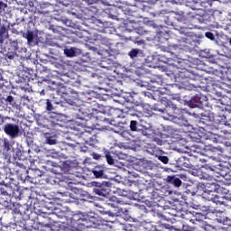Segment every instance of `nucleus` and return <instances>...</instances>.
Segmentation results:
<instances>
[{
    "instance_id": "obj_4",
    "label": "nucleus",
    "mask_w": 231,
    "mask_h": 231,
    "mask_svg": "<svg viewBox=\"0 0 231 231\" xmlns=\"http://www.w3.org/2000/svg\"><path fill=\"white\" fill-rule=\"evenodd\" d=\"M157 111L160 113H167L168 116H171L173 120L187 122L183 110L178 108L176 104L172 103V101H167L164 108H160V106H158Z\"/></svg>"
},
{
    "instance_id": "obj_50",
    "label": "nucleus",
    "mask_w": 231,
    "mask_h": 231,
    "mask_svg": "<svg viewBox=\"0 0 231 231\" xmlns=\"http://www.w3.org/2000/svg\"><path fill=\"white\" fill-rule=\"evenodd\" d=\"M8 7V4L0 1V10H5V8Z\"/></svg>"
},
{
    "instance_id": "obj_27",
    "label": "nucleus",
    "mask_w": 231,
    "mask_h": 231,
    "mask_svg": "<svg viewBox=\"0 0 231 231\" xmlns=\"http://www.w3.org/2000/svg\"><path fill=\"white\" fill-rule=\"evenodd\" d=\"M43 82H48L49 88H51L52 91L56 89V93H59V84L57 82L46 79H43Z\"/></svg>"
},
{
    "instance_id": "obj_33",
    "label": "nucleus",
    "mask_w": 231,
    "mask_h": 231,
    "mask_svg": "<svg viewBox=\"0 0 231 231\" xmlns=\"http://www.w3.org/2000/svg\"><path fill=\"white\" fill-rule=\"evenodd\" d=\"M52 167L51 168V174H54V176H59V163L58 162H51Z\"/></svg>"
},
{
    "instance_id": "obj_58",
    "label": "nucleus",
    "mask_w": 231,
    "mask_h": 231,
    "mask_svg": "<svg viewBox=\"0 0 231 231\" xmlns=\"http://www.w3.org/2000/svg\"><path fill=\"white\" fill-rule=\"evenodd\" d=\"M108 205H110V207H112V208H116V204H115V203H108Z\"/></svg>"
},
{
    "instance_id": "obj_26",
    "label": "nucleus",
    "mask_w": 231,
    "mask_h": 231,
    "mask_svg": "<svg viewBox=\"0 0 231 231\" xmlns=\"http://www.w3.org/2000/svg\"><path fill=\"white\" fill-rule=\"evenodd\" d=\"M6 106H11L13 108H17V103L15 102V97L13 96H7L5 99Z\"/></svg>"
},
{
    "instance_id": "obj_43",
    "label": "nucleus",
    "mask_w": 231,
    "mask_h": 231,
    "mask_svg": "<svg viewBox=\"0 0 231 231\" xmlns=\"http://www.w3.org/2000/svg\"><path fill=\"white\" fill-rule=\"evenodd\" d=\"M206 37L208 39H209V41H214L216 39V36H214V33L210 32H207L205 33Z\"/></svg>"
},
{
    "instance_id": "obj_23",
    "label": "nucleus",
    "mask_w": 231,
    "mask_h": 231,
    "mask_svg": "<svg viewBox=\"0 0 231 231\" xmlns=\"http://www.w3.org/2000/svg\"><path fill=\"white\" fill-rule=\"evenodd\" d=\"M60 171H62V172H65V174H70V171L71 169H73V167L71 166V162L69 161H60Z\"/></svg>"
},
{
    "instance_id": "obj_39",
    "label": "nucleus",
    "mask_w": 231,
    "mask_h": 231,
    "mask_svg": "<svg viewBox=\"0 0 231 231\" xmlns=\"http://www.w3.org/2000/svg\"><path fill=\"white\" fill-rule=\"evenodd\" d=\"M3 147L5 151H10V141L8 139H4Z\"/></svg>"
},
{
    "instance_id": "obj_40",
    "label": "nucleus",
    "mask_w": 231,
    "mask_h": 231,
    "mask_svg": "<svg viewBox=\"0 0 231 231\" xmlns=\"http://www.w3.org/2000/svg\"><path fill=\"white\" fill-rule=\"evenodd\" d=\"M156 231H169V228L167 227L166 225L162 224L155 227Z\"/></svg>"
},
{
    "instance_id": "obj_28",
    "label": "nucleus",
    "mask_w": 231,
    "mask_h": 231,
    "mask_svg": "<svg viewBox=\"0 0 231 231\" xmlns=\"http://www.w3.org/2000/svg\"><path fill=\"white\" fill-rule=\"evenodd\" d=\"M45 143H48V145H55L57 139L53 138V136H50V134H45Z\"/></svg>"
},
{
    "instance_id": "obj_46",
    "label": "nucleus",
    "mask_w": 231,
    "mask_h": 231,
    "mask_svg": "<svg viewBox=\"0 0 231 231\" xmlns=\"http://www.w3.org/2000/svg\"><path fill=\"white\" fill-rule=\"evenodd\" d=\"M59 201H60V203H59L60 207H62V205H64V203H69V199H64L60 198Z\"/></svg>"
},
{
    "instance_id": "obj_3",
    "label": "nucleus",
    "mask_w": 231,
    "mask_h": 231,
    "mask_svg": "<svg viewBox=\"0 0 231 231\" xmlns=\"http://www.w3.org/2000/svg\"><path fill=\"white\" fill-rule=\"evenodd\" d=\"M59 95L60 97V105L62 107H68V106H76L77 97L73 96L71 88L63 86L62 83L59 84Z\"/></svg>"
},
{
    "instance_id": "obj_20",
    "label": "nucleus",
    "mask_w": 231,
    "mask_h": 231,
    "mask_svg": "<svg viewBox=\"0 0 231 231\" xmlns=\"http://www.w3.org/2000/svg\"><path fill=\"white\" fill-rule=\"evenodd\" d=\"M23 39L27 40V43L29 46H37V42L35 41V34H33V32L27 31L26 32L23 33Z\"/></svg>"
},
{
    "instance_id": "obj_61",
    "label": "nucleus",
    "mask_w": 231,
    "mask_h": 231,
    "mask_svg": "<svg viewBox=\"0 0 231 231\" xmlns=\"http://www.w3.org/2000/svg\"><path fill=\"white\" fill-rule=\"evenodd\" d=\"M60 134H64V132L62 130H60Z\"/></svg>"
},
{
    "instance_id": "obj_35",
    "label": "nucleus",
    "mask_w": 231,
    "mask_h": 231,
    "mask_svg": "<svg viewBox=\"0 0 231 231\" xmlns=\"http://www.w3.org/2000/svg\"><path fill=\"white\" fill-rule=\"evenodd\" d=\"M213 203H216V205H224L223 198H219V196L215 195L213 197V199H211Z\"/></svg>"
},
{
    "instance_id": "obj_34",
    "label": "nucleus",
    "mask_w": 231,
    "mask_h": 231,
    "mask_svg": "<svg viewBox=\"0 0 231 231\" xmlns=\"http://www.w3.org/2000/svg\"><path fill=\"white\" fill-rule=\"evenodd\" d=\"M138 53H140V50L138 49H132L129 52L128 55L131 59H136L138 57Z\"/></svg>"
},
{
    "instance_id": "obj_48",
    "label": "nucleus",
    "mask_w": 231,
    "mask_h": 231,
    "mask_svg": "<svg viewBox=\"0 0 231 231\" xmlns=\"http://www.w3.org/2000/svg\"><path fill=\"white\" fill-rule=\"evenodd\" d=\"M92 157L94 160H101L102 155H100L99 153H97V152H93Z\"/></svg>"
},
{
    "instance_id": "obj_31",
    "label": "nucleus",
    "mask_w": 231,
    "mask_h": 231,
    "mask_svg": "<svg viewBox=\"0 0 231 231\" xmlns=\"http://www.w3.org/2000/svg\"><path fill=\"white\" fill-rule=\"evenodd\" d=\"M59 178H57V175L56 176H53V175H50L48 178H47V183H49V185H57L58 183V180Z\"/></svg>"
},
{
    "instance_id": "obj_2",
    "label": "nucleus",
    "mask_w": 231,
    "mask_h": 231,
    "mask_svg": "<svg viewBox=\"0 0 231 231\" xmlns=\"http://www.w3.org/2000/svg\"><path fill=\"white\" fill-rule=\"evenodd\" d=\"M100 107V105L97 104V102H85L82 105L77 106V115L79 116H83V118H93L95 115H98V113H104V111L98 109Z\"/></svg>"
},
{
    "instance_id": "obj_11",
    "label": "nucleus",
    "mask_w": 231,
    "mask_h": 231,
    "mask_svg": "<svg viewBox=\"0 0 231 231\" xmlns=\"http://www.w3.org/2000/svg\"><path fill=\"white\" fill-rule=\"evenodd\" d=\"M208 184L209 185L208 189L205 188L201 196L204 199H207V201H212L216 196L217 190L219 189V184H217V182H209Z\"/></svg>"
},
{
    "instance_id": "obj_54",
    "label": "nucleus",
    "mask_w": 231,
    "mask_h": 231,
    "mask_svg": "<svg viewBox=\"0 0 231 231\" xmlns=\"http://www.w3.org/2000/svg\"><path fill=\"white\" fill-rule=\"evenodd\" d=\"M5 124V117L0 115V125H3Z\"/></svg>"
},
{
    "instance_id": "obj_29",
    "label": "nucleus",
    "mask_w": 231,
    "mask_h": 231,
    "mask_svg": "<svg viewBox=\"0 0 231 231\" xmlns=\"http://www.w3.org/2000/svg\"><path fill=\"white\" fill-rule=\"evenodd\" d=\"M105 158L106 159V162L108 165H114L115 164V159H113V155H111V152H105Z\"/></svg>"
},
{
    "instance_id": "obj_16",
    "label": "nucleus",
    "mask_w": 231,
    "mask_h": 231,
    "mask_svg": "<svg viewBox=\"0 0 231 231\" xmlns=\"http://www.w3.org/2000/svg\"><path fill=\"white\" fill-rule=\"evenodd\" d=\"M210 172H214V169L212 167H203L199 171V176L201 180H207L208 181H211V183H217L214 175H211Z\"/></svg>"
},
{
    "instance_id": "obj_22",
    "label": "nucleus",
    "mask_w": 231,
    "mask_h": 231,
    "mask_svg": "<svg viewBox=\"0 0 231 231\" xmlns=\"http://www.w3.org/2000/svg\"><path fill=\"white\" fill-rule=\"evenodd\" d=\"M79 139L82 140V143H85L86 145H91L93 143V134L91 132L81 133Z\"/></svg>"
},
{
    "instance_id": "obj_5",
    "label": "nucleus",
    "mask_w": 231,
    "mask_h": 231,
    "mask_svg": "<svg viewBox=\"0 0 231 231\" xmlns=\"http://www.w3.org/2000/svg\"><path fill=\"white\" fill-rule=\"evenodd\" d=\"M196 48V41L193 36H186L179 40V44H170L166 47V51L173 53L176 50H194Z\"/></svg>"
},
{
    "instance_id": "obj_63",
    "label": "nucleus",
    "mask_w": 231,
    "mask_h": 231,
    "mask_svg": "<svg viewBox=\"0 0 231 231\" xmlns=\"http://www.w3.org/2000/svg\"><path fill=\"white\" fill-rule=\"evenodd\" d=\"M60 118L62 116V114H59Z\"/></svg>"
},
{
    "instance_id": "obj_57",
    "label": "nucleus",
    "mask_w": 231,
    "mask_h": 231,
    "mask_svg": "<svg viewBox=\"0 0 231 231\" xmlns=\"http://www.w3.org/2000/svg\"><path fill=\"white\" fill-rule=\"evenodd\" d=\"M68 158V155H66V153L61 152V154H60V158Z\"/></svg>"
},
{
    "instance_id": "obj_38",
    "label": "nucleus",
    "mask_w": 231,
    "mask_h": 231,
    "mask_svg": "<svg viewBox=\"0 0 231 231\" xmlns=\"http://www.w3.org/2000/svg\"><path fill=\"white\" fill-rule=\"evenodd\" d=\"M170 95L171 97V100H176L177 102H181V96L180 94H174L172 92H170Z\"/></svg>"
},
{
    "instance_id": "obj_49",
    "label": "nucleus",
    "mask_w": 231,
    "mask_h": 231,
    "mask_svg": "<svg viewBox=\"0 0 231 231\" xmlns=\"http://www.w3.org/2000/svg\"><path fill=\"white\" fill-rule=\"evenodd\" d=\"M101 44H104V46H109V40H107V38H102Z\"/></svg>"
},
{
    "instance_id": "obj_19",
    "label": "nucleus",
    "mask_w": 231,
    "mask_h": 231,
    "mask_svg": "<svg viewBox=\"0 0 231 231\" xmlns=\"http://www.w3.org/2000/svg\"><path fill=\"white\" fill-rule=\"evenodd\" d=\"M164 181L168 185H172L173 187H181V179L172 175V176H167V178L164 179Z\"/></svg>"
},
{
    "instance_id": "obj_13",
    "label": "nucleus",
    "mask_w": 231,
    "mask_h": 231,
    "mask_svg": "<svg viewBox=\"0 0 231 231\" xmlns=\"http://www.w3.org/2000/svg\"><path fill=\"white\" fill-rule=\"evenodd\" d=\"M4 133L10 136L11 138H17L19 134L21 133V129H19V125L6 123L4 125Z\"/></svg>"
},
{
    "instance_id": "obj_32",
    "label": "nucleus",
    "mask_w": 231,
    "mask_h": 231,
    "mask_svg": "<svg viewBox=\"0 0 231 231\" xmlns=\"http://www.w3.org/2000/svg\"><path fill=\"white\" fill-rule=\"evenodd\" d=\"M139 126L140 125L138 124V121L136 120L130 121V131H133V132L138 131Z\"/></svg>"
},
{
    "instance_id": "obj_41",
    "label": "nucleus",
    "mask_w": 231,
    "mask_h": 231,
    "mask_svg": "<svg viewBox=\"0 0 231 231\" xmlns=\"http://www.w3.org/2000/svg\"><path fill=\"white\" fill-rule=\"evenodd\" d=\"M68 147H69V143H64V142H60V149H61V151H68Z\"/></svg>"
},
{
    "instance_id": "obj_47",
    "label": "nucleus",
    "mask_w": 231,
    "mask_h": 231,
    "mask_svg": "<svg viewBox=\"0 0 231 231\" xmlns=\"http://www.w3.org/2000/svg\"><path fill=\"white\" fill-rule=\"evenodd\" d=\"M174 88H178V85L177 84H173V85L168 86V88H165V92H163V93L169 94L168 89H174Z\"/></svg>"
},
{
    "instance_id": "obj_52",
    "label": "nucleus",
    "mask_w": 231,
    "mask_h": 231,
    "mask_svg": "<svg viewBox=\"0 0 231 231\" xmlns=\"http://www.w3.org/2000/svg\"><path fill=\"white\" fill-rule=\"evenodd\" d=\"M63 22V24L66 26H73L71 25V20H61Z\"/></svg>"
},
{
    "instance_id": "obj_12",
    "label": "nucleus",
    "mask_w": 231,
    "mask_h": 231,
    "mask_svg": "<svg viewBox=\"0 0 231 231\" xmlns=\"http://www.w3.org/2000/svg\"><path fill=\"white\" fill-rule=\"evenodd\" d=\"M187 6L191 10H207L211 4L208 1L188 0Z\"/></svg>"
},
{
    "instance_id": "obj_45",
    "label": "nucleus",
    "mask_w": 231,
    "mask_h": 231,
    "mask_svg": "<svg viewBox=\"0 0 231 231\" xmlns=\"http://www.w3.org/2000/svg\"><path fill=\"white\" fill-rule=\"evenodd\" d=\"M49 30H51L52 33H59V27L55 25H50Z\"/></svg>"
},
{
    "instance_id": "obj_59",
    "label": "nucleus",
    "mask_w": 231,
    "mask_h": 231,
    "mask_svg": "<svg viewBox=\"0 0 231 231\" xmlns=\"http://www.w3.org/2000/svg\"><path fill=\"white\" fill-rule=\"evenodd\" d=\"M41 95H46V91L44 89H42L41 92H40Z\"/></svg>"
},
{
    "instance_id": "obj_7",
    "label": "nucleus",
    "mask_w": 231,
    "mask_h": 231,
    "mask_svg": "<svg viewBox=\"0 0 231 231\" xmlns=\"http://www.w3.org/2000/svg\"><path fill=\"white\" fill-rule=\"evenodd\" d=\"M9 171L11 174H15L23 183H26V174L28 173L26 166L19 162H10Z\"/></svg>"
},
{
    "instance_id": "obj_21",
    "label": "nucleus",
    "mask_w": 231,
    "mask_h": 231,
    "mask_svg": "<svg viewBox=\"0 0 231 231\" xmlns=\"http://www.w3.org/2000/svg\"><path fill=\"white\" fill-rule=\"evenodd\" d=\"M91 172L92 174H94V177L97 179L101 178L102 180H104V178H106V171L103 166H100V165L95 166L91 170Z\"/></svg>"
},
{
    "instance_id": "obj_17",
    "label": "nucleus",
    "mask_w": 231,
    "mask_h": 231,
    "mask_svg": "<svg viewBox=\"0 0 231 231\" xmlns=\"http://www.w3.org/2000/svg\"><path fill=\"white\" fill-rule=\"evenodd\" d=\"M41 176H42V171L39 169H32L30 171L27 170L25 181L33 183V180H37V178H41Z\"/></svg>"
},
{
    "instance_id": "obj_1",
    "label": "nucleus",
    "mask_w": 231,
    "mask_h": 231,
    "mask_svg": "<svg viewBox=\"0 0 231 231\" xmlns=\"http://www.w3.org/2000/svg\"><path fill=\"white\" fill-rule=\"evenodd\" d=\"M187 64V60H183L182 61L177 62V64L170 65L166 69V75L168 77H171L175 79V82H179L180 84H183V80H199L201 76L198 73H195L194 70L188 69L185 67Z\"/></svg>"
},
{
    "instance_id": "obj_25",
    "label": "nucleus",
    "mask_w": 231,
    "mask_h": 231,
    "mask_svg": "<svg viewBox=\"0 0 231 231\" xmlns=\"http://www.w3.org/2000/svg\"><path fill=\"white\" fill-rule=\"evenodd\" d=\"M93 201H95V197L89 195V194H86L84 195L83 199H80L78 201L79 205H88L89 203H93Z\"/></svg>"
},
{
    "instance_id": "obj_6",
    "label": "nucleus",
    "mask_w": 231,
    "mask_h": 231,
    "mask_svg": "<svg viewBox=\"0 0 231 231\" xmlns=\"http://www.w3.org/2000/svg\"><path fill=\"white\" fill-rule=\"evenodd\" d=\"M138 185L144 189L148 192V198L151 199H158V198H163V192L160 189H154L151 185V180H145V178H140L138 180Z\"/></svg>"
},
{
    "instance_id": "obj_62",
    "label": "nucleus",
    "mask_w": 231,
    "mask_h": 231,
    "mask_svg": "<svg viewBox=\"0 0 231 231\" xmlns=\"http://www.w3.org/2000/svg\"><path fill=\"white\" fill-rule=\"evenodd\" d=\"M3 192V194H8V192H6V191H2Z\"/></svg>"
},
{
    "instance_id": "obj_15",
    "label": "nucleus",
    "mask_w": 231,
    "mask_h": 231,
    "mask_svg": "<svg viewBox=\"0 0 231 231\" xmlns=\"http://www.w3.org/2000/svg\"><path fill=\"white\" fill-rule=\"evenodd\" d=\"M85 217H86V215L82 213L74 214L72 217L69 218L70 226H73V228H76V230L81 231Z\"/></svg>"
},
{
    "instance_id": "obj_30",
    "label": "nucleus",
    "mask_w": 231,
    "mask_h": 231,
    "mask_svg": "<svg viewBox=\"0 0 231 231\" xmlns=\"http://www.w3.org/2000/svg\"><path fill=\"white\" fill-rule=\"evenodd\" d=\"M152 84H157V86H162L163 84V78L160 76H155L151 79Z\"/></svg>"
},
{
    "instance_id": "obj_18",
    "label": "nucleus",
    "mask_w": 231,
    "mask_h": 231,
    "mask_svg": "<svg viewBox=\"0 0 231 231\" xmlns=\"http://www.w3.org/2000/svg\"><path fill=\"white\" fill-rule=\"evenodd\" d=\"M192 158H196L198 160V156H192L190 155L189 158L187 157H180V162L182 167H185L186 169H192L194 167V164L192 163Z\"/></svg>"
},
{
    "instance_id": "obj_55",
    "label": "nucleus",
    "mask_w": 231,
    "mask_h": 231,
    "mask_svg": "<svg viewBox=\"0 0 231 231\" xmlns=\"http://www.w3.org/2000/svg\"><path fill=\"white\" fill-rule=\"evenodd\" d=\"M7 59H9L10 60H14V56L13 54H7Z\"/></svg>"
},
{
    "instance_id": "obj_8",
    "label": "nucleus",
    "mask_w": 231,
    "mask_h": 231,
    "mask_svg": "<svg viewBox=\"0 0 231 231\" xmlns=\"http://www.w3.org/2000/svg\"><path fill=\"white\" fill-rule=\"evenodd\" d=\"M208 98L207 96H204L202 94H197L193 97H191V100H189L186 102V105L189 106L191 109H194L196 107H199V109H203L205 106H207Z\"/></svg>"
},
{
    "instance_id": "obj_9",
    "label": "nucleus",
    "mask_w": 231,
    "mask_h": 231,
    "mask_svg": "<svg viewBox=\"0 0 231 231\" xmlns=\"http://www.w3.org/2000/svg\"><path fill=\"white\" fill-rule=\"evenodd\" d=\"M59 224L60 231H69L71 228L70 219L68 217V208H65V210L60 208Z\"/></svg>"
},
{
    "instance_id": "obj_37",
    "label": "nucleus",
    "mask_w": 231,
    "mask_h": 231,
    "mask_svg": "<svg viewBox=\"0 0 231 231\" xmlns=\"http://www.w3.org/2000/svg\"><path fill=\"white\" fill-rule=\"evenodd\" d=\"M25 142L29 147H32V145H33V135H27L25 137Z\"/></svg>"
},
{
    "instance_id": "obj_42",
    "label": "nucleus",
    "mask_w": 231,
    "mask_h": 231,
    "mask_svg": "<svg viewBox=\"0 0 231 231\" xmlns=\"http://www.w3.org/2000/svg\"><path fill=\"white\" fill-rule=\"evenodd\" d=\"M158 160H160V162H162L164 164L169 163V157L167 156H159Z\"/></svg>"
},
{
    "instance_id": "obj_53",
    "label": "nucleus",
    "mask_w": 231,
    "mask_h": 231,
    "mask_svg": "<svg viewBox=\"0 0 231 231\" xmlns=\"http://www.w3.org/2000/svg\"><path fill=\"white\" fill-rule=\"evenodd\" d=\"M88 50H90L91 51H94V52L98 51V49L97 47H93V46H89Z\"/></svg>"
},
{
    "instance_id": "obj_56",
    "label": "nucleus",
    "mask_w": 231,
    "mask_h": 231,
    "mask_svg": "<svg viewBox=\"0 0 231 231\" xmlns=\"http://www.w3.org/2000/svg\"><path fill=\"white\" fill-rule=\"evenodd\" d=\"M228 221H229L230 223H228ZM224 223H226V225H231V220L228 219V217H226V220L224 221Z\"/></svg>"
},
{
    "instance_id": "obj_24",
    "label": "nucleus",
    "mask_w": 231,
    "mask_h": 231,
    "mask_svg": "<svg viewBox=\"0 0 231 231\" xmlns=\"http://www.w3.org/2000/svg\"><path fill=\"white\" fill-rule=\"evenodd\" d=\"M64 54L66 55V57H77V55H79V49L75 48V47H71V48H65L63 50Z\"/></svg>"
},
{
    "instance_id": "obj_60",
    "label": "nucleus",
    "mask_w": 231,
    "mask_h": 231,
    "mask_svg": "<svg viewBox=\"0 0 231 231\" xmlns=\"http://www.w3.org/2000/svg\"><path fill=\"white\" fill-rule=\"evenodd\" d=\"M54 66H55L56 68H59V62H54Z\"/></svg>"
},
{
    "instance_id": "obj_51",
    "label": "nucleus",
    "mask_w": 231,
    "mask_h": 231,
    "mask_svg": "<svg viewBox=\"0 0 231 231\" xmlns=\"http://www.w3.org/2000/svg\"><path fill=\"white\" fill-rule=\"evenodd\" d=\"M154 142H156L157 145H163V140L160 138H154Z\"/></svg>"
},
{
    "instance_id": "obj_10",
    "label": "nucleus",
    "mask_w": 231,
    "mask_h": 231,
    "mask_svg": "<svg viewBox=\"0 0 231 231\" xmlns=\"http://www.w3.org/2000/svg\"><path fill=\"white\" fill-rule=\"evenodd\" d=\"M46 111H48L51 125L52 127L59 125V112H57V108L53 106L50 99L46 100Z\"/></svg>"
},
{
    "instance_id": "obj_14",
    "label": "nucleus",
    "mask_w": 231,
    "mask_h": 231,
    "mask_svg": "<svg viewBox=\"0 0 231 231\" xmlns=\"http://www.w3.org/2000/svg\"><path fill=\"white\" fill-rule=\"evenodd\" d=\"M94 189L93 192L97 194V196L106 197L109 194V185L107 182H93Z\"/></svg>"
},
{
    "instance_id": "obj_64",
    "label": "nucleus",
    "mask_w": 231,
    "mask_h": 231,
    "mask_svg": "<svg viewBox=\"0 0 231 231\" xmlns=\"http://www.w3.org/2000/svg\"><path fill=\"white\" fill-rule=\"evenodd\" d=\"M228 231H231V227L228 228Z\"/></svg>"
},
{
    "instance_id": "obj_44",
    "label": "nucleus",
    "mask_w": 231,
    "mask_h": 231,
    "mask_svg": "<svg viewBox=\"0 0 231 231\" xmlns=\"http://www.w3.org/2000/svg\"><path fill=\"white\" fill-rule=\"evenodd\" d=\"M31 149H32L37 154L41 152V147H39L37 144L31 145Z\"/></svg>"
},
{
    "instance_id": "obj_36",
    "label": "nucleus",
    "mask_w": 231,
    "mask_h": 231,
    "mask_svg": "<svg viewBox=\"0 0 231 231\" xmlns=\"http://www.w3.org/2000/svg\"><path fill=\"white\" fill-rule=\"evenodd\" d=\"M123 230L125 231H136V226L131 225V224H126L123 226Z\"/></svg>"
}]
</instances>
